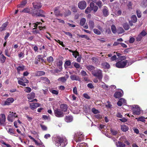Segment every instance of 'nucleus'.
Instances as JSON below:
<instances>
[{"mask_svg": "<svg viewBox=\"0 0 147 147\" xmlns=\"http://www.w3.org/2000/svg\"><path fill=\"white\" fill-rule=\"evenodd\" d=\"M45 73L44 72L42 71H38L36 72V75L38 76H40L44 75Z\"/></svg>", "mask_w": 147, "mask_h": 147, "instance_id": "obj_38", "label": "nucleus"}, {"mask_svg": "<svg viewBox=\"0 0 147 147\" xmlns=\"http://www.w3.org/2000/svg\"><path fill=\"white\" fill-rule=\"evenodd\" d=\"M25 68V66L23 65H20L16 68L18 73H20V72L24 71Z\"/></svg>", "mask_w": 147, "mask_h": 147, "instance_id": "obj_19", "label": "nucleus"}, {"mask_svg": "<svg viewBox=\"0 0 147 147\" xmlns=\"http://www.w3.org/2000/svg\"><path fill=\"white\" fill-rule=\"evenodd\" d=\"M33 6L34 8L36 9H39L41 7V3H33Z\"/></svg>", "mask_w": 147, "mask_h": 147, "instance_id": "obj_23", "label": "nucleus"}, {"mask_svg": "<svg viewBox=\"0 0 147 147\" xmlns=\"http://www.w3.org/2000/svg\"><path fill=\"white\" fill-rule=\"evenodd\" d=\"M83 138V134L81 132H78L74 135V140L77 142L81 141Z\"/></svg>", "mask_w": 147, "mask_h": 147, "instance_id": "obj_5", "label": "nucleus"}, {"mask_svg": "<svg viewBox=\"0 0 147 147\" xmlns=\"http://www.w3.org/2000/svg\"><path fill=\"white\" fill-rule=\"evenodd\" d=\"M102 84H100V85L102 86V87L104 89H107L109 88L108 86L107 85L103 83H102Z\"/></svg>", "mask_w": 147, "mask_h": 147, "instance_id": "obj_46", "label": "nucleus"}, {"mask_svg": "<svg viewBox=\"0 0 147 147\" xmlns=\"http://www.w3.org/2000/svg\"><path fill=\"white\" fill-rule=\"evenodd\" d=\"M8 24L7 23L5 22L4 23L2 26L0 28V31H2L5 30V28L7 26Z\"/></svg>", "mask_w": 147, "mask_h": 147, "instance_id": "obj_31", "label": "nucleus"}, {"mask_svg": "<svg viewBox=\"0 0 147 147\" xmlns=\"http://www.w3.org/2000/svg\"><path fill=\"white\" fill-rule=\"evenodd\" d=\"M86 68L89 71H91L92 70H94L95 69V67L91 65H88L86 67Z\"/></svg>", "mask_w": 147, "mask_h": 147, "instance_id": "obj_33", "label": "nucleus"}, {"mask_svg": "<svg viewBox=\"0 0 147 147\" xmlns=\"http://www.w3.org/2000/svg\"><path fill=\"white\" fill-rule=\"evenodd\" d=\"M71 13V12L69 10H67L66 11V12L63 14V15L65 16H67L70 15Z\"/></svg>", "mask_w": 147, "mask_h": 147, "instance_id": "obj_57", "label": "nucleus"}, {"mask_svg": "<svg viewBox=\"0 0 147 147\" xmlns=\"http://www.w3.org/2000/svg\"><path fill=\"white\" fill-rule=\"evenodd\" d=\"M72 55L75 58H76L79 55V53L77 51H74Z\"/></svg>", "mask_w": 147, "mask_h": 147, "instance_id": "obj_48", "label": "nucleus"}, {"mask_svg": "<svg viewBox=\"0 0 147 147\" xmlns=\"http://www.w3.org/2000/svg\"><path fill=\"white\" fill-rule=\"evenodd\" d=\"M74 67L76 69H78L80 67V65L79 64L76 62H73V63Z\"/></svg>", "mask_w": 147, "mask_h": 147, "instance_id": "obj_50", "label": "nucleus"}, {"mask_svg": "<svg viewBox=\"0 0 147 147\" xmlns=\"http://www.w3.org/2000/svg\"><path fill=\"white\" fill-rule=\"evenodd\" d=\"M117 147H125V145L121 142H118L117 144Z\"/></svg>", "mask_w": 147, "mask_h": 147, "instance_id": "obj_40", "label": "nucleus"}, {"mask_svg": "<svg viewBox=\"0 0 147 147\" xmlns=\"http://www.w3.org/2000/svg\"><path fill=\"white\" fill-rule=\"evenodd\" d=\"M24 78V77L19 78L20 80L18 81V83L20 85H22L23 86H26V84L23 82Z\"/></svg>", "mask_w": 147, "mask_h": 147, "instance_id": "obj_27", "label": "nucleus"}, {"mask_svg": "<svg viewBox=\"0 0 147 147\" xmlns=\"http://www.w3.org/2000/svg\"><path fill=\"white\" fill-rule=\"evenodd\" d=\"M47 60L49 62L51 63L53 61V59L52 57L50 56L47 58Z\"/></svg>", "mask_w": 147, "mask_h": 147, "instance_id": "obj_56", "label": "nucleus"}, {"mask_svg": "<svg viewBox=\"0 0 147 147\" xmlns=\"http://www.w3.org/2000/svg\"><path fill=\"white\" fill-rule=\"evenodd\" d=\"M123 92L121 90V92H117L114 94V97L116 98H119L123 95Z\"/></svg>", "mask_w": 147, "mask_h": 147, "instance_id": "obj_14", "label": "nucleus"}, {"mask_svg": "<svg viewBox=\"0 0 147 147\" xmlns=\"http://www.w3.org/2000/svg\"><path fill=\"white\" fill-rule=\"evenodd\" d=\"M88 25L90 28L91 29H92L94 27V22L90 20L89 21Z\"/></svg>", "mask_w": 147, "mask_h": 147, "instance_id": "obj_32", "label": "nucleus"}, {"mask_svg": "<svg viewBox=\"0 0 147 147\" xmlns=\"http://www.w3.org/2000/svg\"><path fill=\"white\" fill-rule=\"evenodd\" d=\"M78 7L81 9H83L85 8L86 6V3L84 1L80 2L78 3Z\"/></svg>", "mask_w": 147, "mask_h": 147, "instance_id": "obj_9", "label": "nucleus"}, {"mask_svg": "<svg viewBox=\"0 0 147 147\" xmlns=\"http://www.w3.org/2000/svg\"><path fill=\"white\" fill-rule=\"evenodd\" d=\"M73 120V117L71 116H67L65 118V120L67 122H71Z\"/></svg>", "mask_w": 147, "mask_h": 147, "instance_id": "obj_24", "label": "nucleus"}, {"mask_svg": "<svg viewBox=\"0 0 147 147\" xmlns=\"http://www.w3.org/2000/svg\"><path fill=\"white\" fill-rule=\"evenodd\" d=\"M50 92L53 94L57 95L58 94V91L54 90H50Z\"/></svg>", "mask_w": 147, "mask_h": 147, "instance_id": "obj_49", "label": "nucleus"}, {"mask_svg": "<svg viewBox=\"0 0 147 147\" xmlns=\"http://www.w3.org/2000/svg\"><path fill=\"white\" fill-rule=\"evenodd\" d=\"M111 29L112 32L114 34H115L117 32V31L116 30V29L115 26L114 25H112L111 26Z\"/></svg>", "mask_w": 147, "mask_h": 147, "instance_id": "obj_39", "label": "nucleus"}, {"mask_svg": "<svg viewBox=\"0 0 147 147\" xmlns=\"http://www.w3.org/2000/svg\"><path fill=\"white\" fill-rule=\"evenodd\" d=\"M14 101V99L13 98H7L6 100L4 102V105H9L11 103L13 102Z\"/></svg>", "mask_w": 147, "mask_h": 147, "instance_id": "obj_15", "label": "nucleus"}, {"mask_svg": "<svg viewBox=\"0 0 147 147\" xmlns=\"http://www.w3.org/2000/svg\"><path fill=\"white\" fill-rule=\"evenodd\" d=\"M123 27L124 28V29L125 30H128L129 28V26L128 24L127 23H124L123 25Z\"/></svg>", "mask_w": 147, "mask_h": 147, "instance_id": "obj_47", "label": "nucleus"}, {"mask_svg": "<svg viewBox=\"0 0 147 147\" xmlns=\"http://www.w3.org/2000/svg\"><path fill=\"white\" fill-rule=\"evenodd\" d=\"M90 6L92 10H93L94 12H96L98 9V7L96 5H94L93 3H91L90 4Z\"/></svg>", "mask_w": 147, "mask_h": 147, "instance_id": "obj_16", "label": "nucleus"}, {"mask_svg": "<svg viewBox=\"0 0 147 147\" xmlns=\"http://www.w3.org/2000/svg\"><path fill=\"white\" fill-rule=\"evenodd\" d=\"M142 37H143L140 34H139L136 38L137 41H140L141 40Z\"/></svg>", "mask_w": 147, "mask_h": 147, "instance_id": "obj_54", "label": "nucleus"}, {"mask_svg": "<svg viewBox=\"0 0 147 147\" xmlns=\"http://www.w3.org/2000/svg\"><path fill=\"white\" fill-rule=\"evenodd\" d=\"M55 144L58 147H64L67 144V140L65 138L58 136L55 140Z\"/></svg>", "mask_w": 147, "mask_h": 147, "instance_id": "obj_1", "label": "nucleus"}, {"mask_svg": "<svg viewBox=\"0 0 147 147\" xmlns=\"http://www.w3.org/2000/svg\"><path fill=\"white\" fill-rule=\"evenodd\" d=\"M81 74L82 76H88V75L87 74L86 72L84 71H81Z\"/></svg>", "mask_w": 147, "mask_h": 147, "instance_id": "obj_60", "label": "nucleus"}, {"mask_svg": "<svg viewBox=\"0 0 147 147\" xmlns=\"http://www.w3.org/2000/svg\"><path fill=\"white\" fill-rule=\"evenodd\" d=\"M121 129L123 131L126 132L129 129L128 127L125 125H121Z\"/></svg>", "mask_w": 147, "mask_h": 147, "instance_id": "obj_25", "label": "nucleus"}, {"mask_svg": "<svg viewBox=\"0 0 147 147\" xmlns=\"http://www.w3.org/2000/svg\"><path fill=\"white\" fill-rule=\"evenodd\" d=\"M86 21V19L85 18H82L81 19L80 22V25H81L82 26H83L85 23Z\"/></svg>", "mask_w": 147, "mask_h": 147, "instance_id": "obj_36", "label": "nucleus"}, {"mask_svg": "<svg viewBox=\"0 0 147 147\" xmlns=\"http://www.w3.org/2000/svg\"><path fill=\"white\" fill-rule=\"evenodd\" d=\"M54 40L57 42H58L60 45H61L63 47H65V46L62 42L60 41L59 40H56L55 39H54Z\"/></svg>", "mask_w": 147, "mask_h": 147, "instance_id": "obj_59", "label": "nucleus"}, {"mask_svg": "<svg viewBox=\"0 0 147 147\" xmlns=\"http://www.w3.org/2000/svg\"><path fill=\"white\" fill-rule=\"evenodd\" d=\"M59 109L63 112H65L67 109V105L65 104H62L60 105Z\"/></svg>", "mask_w": 147, "mask_h": 147, "instance_id": "obj_12", "label": "nucleus"}, {"mask_svg": "<svg viewBox=\"0 0 147 147\" xmlns=\"http://www.w3.org/2000/svg\"><path fill=\"white\" fill-rule=\"evenodd\" d=\"M92 74L93 76L97 78L100 81H101L102 78V71L100 69H97L92 71Z\"/></svg>", "mask_w": 147, "mask_h": 147, "instance_id": "obj_3", "label": "nucleus"}, {"mask_svg": "<svg viewBox=\"0 0 147 147\" xmlns=\"http://www.w3.org/2000/svg\"><path fill=\"white\" fill-rule=\"evenodd\" d=\"M8 132L11 135H13L14 134L13 130L12 129L9 128L8 131Z\"/></svg>", "mask_w": 147, "mask_h": 147, "instance_id": "obj_55", "label": "nucleus"}, {"mask_svg": "<svg viewBox=\"0 0 147 147\" xmlns=\"http://www.w3.org/2000/svg\"><path fill=\"white\" fill-rule=\"evenodd\" d=\"M41 80L47 84H49L50 82L49 80L47 78L42 77L41 78Z\"/></svg>", "mask_w": 147, "mask_h": 147, "instance_id": "obj_35", "label": "nucleus"}, {"mask_svg": "<svg viewBox=\"0 0 147 147\" xmlns=\"http://www.w3.org/2000/svg\"><path fill=\"white\" fill-rule=\"evenodd\" d=\"M131 20L133 23H135L137 21V18L136 15H133L131 17Z\"/></svg>", "mask_w": 147, "mask_h": 147, "instance_id": "obj_44", "label": "nucleus"}, {"mask_svg": "<svg viewBox=\"0 0 147 147\" xmlns=\"http://www.w3.org/2000/svg\"><path fill=\"white\" fill-rule=\"evenodd\" d=\"M6 59L5 57L2 54L0 57V61L2 63H3L5 61Z\"/></svg>", "mask_w": 147, "mask_h": 147, "instance_id": "obj_29", "label": "nucleus"}, {"mask_svg": "<svg viewBox=\"0 0 147 147\" xmlns=\"http://www.w3.org/2000/svg\"><path fill=\"white\" fill-rule=\"evenodd\" d=\"M38 24H39L40 23V22H36V23H29V27L30 28L33 29L34 28H36L37 26V25L38 24Z\"/></svg>", "mask_w": 147, "mask_h": 147, "instance_id": "obj_26", "label": "nucleus"}, {"mask_svg": "<svg viewBox=\"0 0 147 147\" xmlns=\"http://www.w3.org/2000/svg\"><path fill=\"white\" fill-rule=\"evenodd\" d=\"M136 13L137 16L138 18H140L141 17V11L139 10L136 11Z\"/></svg>", "mask_w": 147, "mask_h": 147, "instance_id": "obj_61", "label": "nucleus"}, {"mask_svg": "<svg viewBox=\"0 0 147 147\" xmlns=\"http://www.w3.org/2000/svg\"><path fill=\"white\" fill-rule=\"evenodd\" d=\"M135 38L133 37H130L129 42L131 43H133L135 41Z\"/></svg>", "mask_w": 147, "mask_h": 147, "instance_id": "obj_64", "label": "nucleus"}, {"mask_svg": "<svg viewBox=\"0 0 147 147\" xmlns=\"http://www.w3.org/2000/svg\"><path fill=\"white\" fill-rule=\"evenodd\" d=\"M33 141L38 146L41 145L43 144V143L41 142L40 140L39 142H38L35 139V140H34Z\"/></svg>", "mask_w": 147, "mask_h": 147, "instance_id": "obj_51", "label": "nucleus"}, {"mask_svg": "<svg viewBox=\"0 0 147 147\" xmlns=\"http://www.w3.org/2000/svg\"><path fill=\"white\" fill-rule=\"evenodd\" d=\"M71 79L73 81L76 80V81H80V79L79 77L76 75H71L70 76Z\"/></svg>", "mask_w": 147, "mask_h": 147, "instance_id": "obj_17", "label": "nucleus"}, {"mask_svg": "<svg viewBox=\"0 0 147 147\" xmlns=\"http://www.w3.org/2000/svg\"><path fill=\"white\" fill-rule=\"evenodd\" d=\"M131 109L133 110V113L134 115H139L140 114L141 110L138 105H134L131 106Z\"/></svg>", "mask_w": 147, "mask_h": 147, "instance_id": "obj_6", "label": "nucleus"}, {"mask_svg": "<svg viewBox=\"0 0 147 147\" xmlns=\"http://www.w3.org/2000/svg\"><path fill=\"white\" fill-rule=\"evenodd\" d=\"M30 108L32 110H34L37 107H40V104L38 103H32L30 104Z\"/></svg>", "mask_w": 147, "mask_h": 147, "instance_id": "obj_11", "label": "nucleus"}, {"mask_svg": "<svg viewBox=\"0 0 147 147\" xmlns=\"http://www.w3.org/2000/svg\"><path fill=\"white\" fill-rule=\"evenodd\" d=\"M93 31L94 32L95 34L97 35H99L100 34H101V32H100L101 31H99V30H98L97 29H96V28L94 29Z\"/></svg>", "mask_w": 147, "mask_h": 147, "instance_id": "obj_41", "label": "nucleus"}, {"mask_svg": "<svg viewBox=\"0 0 147 147\" xmlns=\"http://www.w3.org/2000/svg\"><path fill=\"white\" fill-rule=\"evenodd\" d=\"M54 12L56 16H62V14L60 13L59 11V8H55L54 10Z\"/></svg>", "mask_w": 147, "mask_h": 147, "instance_id": "obj_28", "label": "nucleus"}, {"mask_svg": "<svg viewBox=\"0 0 147 147\" xmlns=\"http://www.w3.org/2000/svg\"><path fill=\"white\" fill-rule=\"evenodd\" d=\"M1 118H0V125L4 124L5 121V116L4 114H1Z\"/></svg>", "mask_w": 147, "mask_h": 147, "instance_id": "obj_18", "label": "nucleus"}, {"mask_svg": "<svg viewBox=\"0 0 147 147\" xmlns=\"http://www.w3.org/2000/svg\"><path fill=\"white\" fill-rule=\"evenodd\" d=\"M27 3L26 0H24L21 3L18 5V7H24Z\"/></svg>", "mask_w": 147, "mask_h": 147, "instance_id": "obj_30", "label": "nucleus"}, {"mask_svg": "<svg viewBox=\"0 0 147 147\" xmlns=\"http://www.w3.org/2000/svg\"><path fill=\"white\" fill-rule=\"evenodd\" d=\"M146 118L144 117H140L136 118V119L138 121H141L142 122H144L145 121V119Z\"/></svg>", "mask_w": 147, "mask_h": 147, "instance_id": "obj_34", "label": "nucleus"}, {"mask_svg": "<svg viewBox=\"0 0 147 147\" xmlns=\"http://www.w3.org/2000/svg\"><path fill=\"white\" fill-rule=\"evenodd\" d=\"M41 60L42 62H45V61L42 58V55H38L35 58L34 61V63L36 64H38V61Z\"/></svg>", "mask_w": 147, "mask_h": 147, "instance_id": "obj_10", "label": "nucleus"}, {"mask_svg": "<svg viewBox=\"0 0 147 147\" xmlns=\"http://www.w3.org/2000/svg\"><path fill=\"white\" fill-rule=\"evenodd\" d=\"M71 64V62L69 61H67L65 62L64 65L65 67L66 66H69Z\"/></svg>", "mask_w": 147, "mask_h": 147, "instance_id": "obj_62", "label": "nucleus"}, {"mask_svg": "<svg viewBox=\"0 0 147 147\" xmlns=\"http://www.w3.org/2000/svg\"><path fill=\"white\" fill-rule=\"evenodd\" d=\"M77 147H88L87 144H86L85 143H81L78 144Z\"/></svg>", "mask_w": 147, "mask_h": 147, "instance_id": "obj_37", "label": "nucleus"}, {"mask_svg": "<svg viewBox=\"0 0 147 147\" xmlns=\"http://www.w3.org/2000/svg\"><path fill=\"white\" fill-rule=\"evenodd\" d=\"M91 10V7H88L85 10V13H88L90 12Z\"/></svg>", "mask_w": 147, "mask_h": 147, "instance_id": "obj_58", "label": "nucleus"}, {"mask_svg": "<svg viewBox=\"0 0 147 147\" xmlns=\"http://www.w3.org/2000/svg\"><path fill=\"white\" fill-rule=\"evenodd\" d=\"M92 111L94 114H97L99 113L98 111L94 108L92 109Z\"/></svg>", "mask_w": 147, "mask_h": 147, "instance_id": "obj_63", "label": "nucleus"}, {"mask_svg": "<svg viewBox=\"0 0 147 147\" xmlns=\"http://www.w3.org/2000/svg\"><path fill=\"white\" fill-rule=\"evenodd\" d=\"M54 112L55 116L58 117H61L64 115L63 112L59 108L54 109Z\"/></svg>", "mask_w": 147, "mask_h": 147, "instance_id": "obj_8", "label": "nucleus"}, {"mask_svg": "<svg viewBox=\"0 0 147 147\" xmlns=\"http://www.w3.org/2000/svg\"><path fill=\"white\" fill-rule=\"evenodd\" d=\"M67 80L66 78L65 77H62L59 78L58 79V80L59 81H61L62 82H64L66 81Z\"/></svg>", "mask_w": 147, "mask_h": 147, "instance_id": "obj_43", "label": "nucleus"}, {"mask_svg": "<svg viewBox=\"0 0 147 147\" xmlns=\"http://www.w3.org/2000/svg\"><path fill=\"white\" fill-rule=\"evenodd\" d=\"M126 103V100L123 98H121L117 103V105L119 106H121L122 105H125Z\"/></svg>", "mask_w": 147, "mask_h": 147, "instance_id": "obj_13", "label": "nucleus"}, {"mask_svg": "<svg viewBox=\"0 0 147 147\" xmlns=\"http://www.w3.org/2000/svg\"><path fill=\"white\" fill-rule=\"evenodd\" d=\"M102 12L104 16L106 17L109 15V12L108 11V8L106 7H104L102 10Z\"/></svg>", "mask_w": 147, "mask_h": 147, "instance_id": "obj_20", "label": "nucleus"}, {"mask_svg": "<svg viewBox=\"0 0 147 147\" xmlns=\"http://www.w3.org/2000/svg\"><path fill=\"white\" fill-rule=\"evenodd\" d=\"M70 99L72 100H76V97L74 94H71L69 96Z\"/></svg>", "mask_w": 147, "mask_h": 147, "instance_id": "obj_52", "label": "nucleus"}, {"mask_svg": "<svg viewBox=\"0 0 147 147\" xmlns=\"http://www.w3.org/2000/svg\"><path fill=\"white\" fill-rule=\"evenodd\" d=\"M135 61H128L127 60L123 61H119L117 62L116 64V66L119 68H123L127 67L131 65Z\"/></svg>", "mask_w": 147, "mask_h": 147, "instance_id": "obj_2", "label": "nucleus"}, {"mask_svg": "<svg viewBox=\"0 0 147 147\" xmlns=\"http://www.w3.org/2000/svg\"><path fill=\"white\" fill-rule=\"evenodd\" d=\"M32 15L33 16H41L45 17V12L42 10H39L37 11L34 10L31 12Z\"/></svg>", "mask_w": 147, "mask_h": 147, "instance_id": "obj_4", "label": "nucleus"}, {"mask_svg": "<svg viewBox=\"0 0 147 147\" xmlns=\"http://www.w3.org/2000/svg\"><path fill=\"white\" fill-rule=\"evenodd\" d=\"M124 31L123 29L121 27H119L118 28L117 30V32L118 34H121L123 33Z\"/></svg>", "mask_w": 147, "mask_h": 147, "instance_id": "obj_45", "label": "nucleus"}, {"mask_svg": "<svg viewBox=\"0 0 147 147\" xmlns=\"http://www.w3.org/2000/svg\"><path fill=\"white\" fill-rule=\"evenodd\" d=\"M101 66L103 68L106 69H109L110 67V65L107 62H104L102 63Z\"/></svg>", "mask_w": 147, "mask_h": 147, "instance_id": "obj_21", "label": "nucleus"}, {"mask_svg": "<svg viewBox=\"0 0 147 147\" xmlns=\"http://www.w3.org/2000/svg\"><path fill=\"white\" fill-rule=\"evenodd\" d=\"M30 8H26L24 9L22 11H20V12H23L25 13H27L30 12Z\"/></svg>", "mask_w": 147, "mask_h": 147, "instance_id": "obj_42", "label": "nucleus"}, {"mask_svg": "<svg viewBox=\"0 0 147 147\" xmlns=\"http://www.w3.org/2000/svg\"><path fill=\"white\" fill-rule=\"evenodd\" d=\"M10 113L9 115L7 117V119L11 122H12L16 118L18 117L17 114L15 113L10 112Z\"/></svg>", "mask_w": 147, "mask_h": 147, "instance_id": "obj_7", "label": "nucleus"}, {"mask_svg": "<svg viewBox=\"0 0 147 147\" xmlns=\"http://www.w3.org/2000/svg\"><path fill=\"white\" fill-rule=\"evenodd\" d=\"M31 91V88L29 87H26L24 89V91L27 93L30 92Z\"/></svg>", "mask_w": 147, "mask_h": 147, "instance_id": "obj_53", "label": "nucleus"}, {"mask_svg": "<svg viewBox=\"0 0 147 147\" xmlns=\"http://www.w3.org/2000/svg\"><path fill=\"white\" fill-rule=\"evenodd\" d=\"M35 97V93L33 92H32L30 94H28L27 96V97L28 99L32 100L34 99Z\"/></svg>", "mask_w": 147, "mask_h": 147, "instance_id": "obj_22", "label": "nucleus"}]
</instances>
